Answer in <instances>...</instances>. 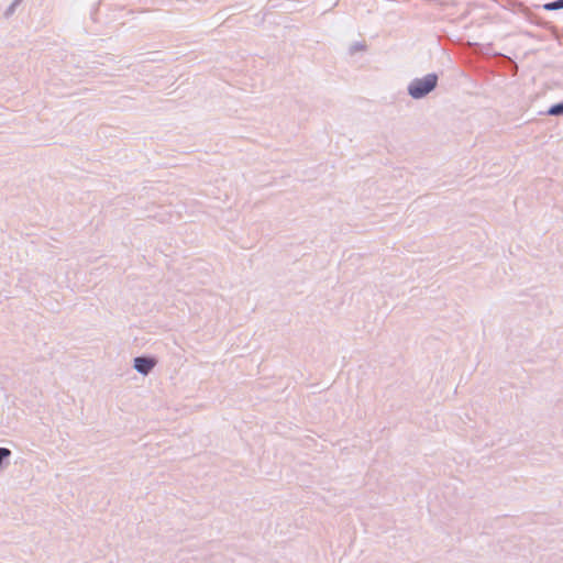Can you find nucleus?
<instances>
[{
  "instance_id": "obj_2",
  "label": "nucleus",
  "mask_w": 563,
  "mask_h": 563,
  "mask_svg": "<svg viewBox=\"0 0 563 563\" xmlns=\"http://www.w3.org/2000/svg\"><path fill=\"white\" fill-rule=\"evenodd\" d=\"M157 361L150 356H137L133 360V368L141 375H148L156 366Z\"/></svg>"
},
{
  "instance_id": "obj_3",
  "label": "nucleus",
  "mask_w": 563,
  "mask_h": 563,
  "mask_svg": "<svg viewBox=\"0 0 563 563\" xmlns=\"http://www.w3.org/2000/svg\"><path fill=\"white\" fill-rule=\"evenodd\" d=\"M12 452L8 448L0 446V468L4 465V463L10 459Z\"/></svg>"
},
{
  "instance_id": "obj_4",
  "label": "nucleus",
  "mask_w": 563,
  "mask_h": 563,
  "mask_svg": "<svg viewBox=\"0 0 563 563\" xmlns=\"http://www.w3.org/2000/svg\"><path fill=\"white\" fill-rule=\"evenodd\" d=\"M543 9L547 11H554L563 9V0H555L553 2L545 3Z\"/></svg>"
},
{
  "instance_id": "obj_7",
  "label": "nucleus",
  "mask_w": 563,
  "mask_h": 563,
  "mask_svg": "<svg viewBox=\"0 0 563 563\" xmlns=\"http://www.w3.org/2000/svg\"><path fill=\"white\" fill-rule=\"evenodd\" d=\"M16 4V1L14 3L11 4V7L8 9V12L7 14H11L13 11H14V7Z\"/></svg>"
},
{
  "instance_id": "obj_6",
  "label": "nucleus",
  "mask_w": 563,
  "mask_h": 563,
  "mask_svg": "<svg viewBox=\"0 0 563 563\" xmlns=\"http://www.w3.org/2000/svg\"><path fill=\"white\" fill-rule=\"evenodd\" d=\"M364 49H365V45L362 42H356V43L351 45L350 53L354 54L356 52H361V51H364Z\"/></svg>"
},
{
  "instance_id": "obj_5",
  "label": "nucleus",
  "mask_w": 563,
  "mask_h": 563,
  "mask_svg": "<svg viewBox=\"0 0 563 563\" xmlns=\"http://www.w3.org/2000/svg\"><path fill=\"white\" fill-rule=\"evenodd\" d=\"M548 113L550 115H561V114H563V103H556V104L552 106L548 110Z\"/></svg>"
},
{
  "instance_id": "obj_1",
  "label": "nucleus",
  "mask_w": 563,
  "mask_h": 563,
  "mask_svg": "<svg viewBox=\"0 0 563 563\" xmlns=\"http://www.w3.org/2000/svg\"><path fill=\"white\" fill-rule=\"evenodd\" d=\"M438 84V75L434 73L427 74L422 78H415L408 85V95L413 99H421L430 93Z\"/></svg>"
}]
</instances>
